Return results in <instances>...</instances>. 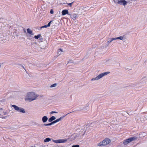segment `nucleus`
<instances>
[{
  "label": "nucleus",
  "mask_w": 147,
  "mask_h": 147,
  "mask_svg": "<svg viewBox=\"0 0 147 147\" xmlns=\"http://www.w3.org/2000/svg\"><path fill=\"white\" fill-rule=\"evenodd\" d=\"M38 96V95L36 94L34 92H29L27 94L25 100L26 101L31 102L36 99Z\"/></svg>",
  "instance_id": "obj_1"
},
{
  "label": "nucleus",
  "mask_w": 147,
  "mask_h": 147,
  "mask_svg": "<svg viewBox=\"0 0 147 147\" xmlns=\"http://www.w3.org/2000/svg\"><path fill=\"white\" fill-rule=\"evenodd\" d=\"M109 73V72L108 71L101 73L99 75L97 76L96 77L94 78H92L91 79V80L92 81H93L98 80L102 78L105 76L107 75Z\"/></svg>",
  "instance_id": "obj_2"
},
{
  "label": "nucleus",
  "mask_w": 147,
  "mask_h": 147,
  "mask_svg": "<svg viewBox=\"0 0 147 147\" xmlns=\"http://www.w3.org/2000/svg\"><path fill=\"white\" fill-rule=\"evenodd\" d=\"M111 142L110 140L108 138H106L103 140L101 142L97 144V145L98 146H105L109 144Z\"/></svg>",
  "instance_id": "obj_3"
},
{
  "label": "nucleus",
  "mask_w": 147,
  "mask_h": 147,
  "mask_svg": "<svg viewBox=\"0 0 147 147\" xmlns=\"http://www.w3.org/2000/svg\"><path fill=\"white\" fill-rule=\"evenodd\" d=\"M12 107H13L14 109L18 112L22 113H25L26 112L24 109L22 107H19L15 105H12Z\"/></svg>",
  "instance_id": "obj_4"
},
{
  "label": "nucleus",
  "mask_w": 147,
  "mask_h": 147,
  "mask_svg": "<svg viewBox=\"0 0 147 147\" xmlns=\"http://www.w3.org/2000/svg\"><path fill=\"white\" fill-rule=\"evenodd\" d=\"M137 139V137H131L127 139H126L123 141V144L124 145H127L129 143L134 141Z\"/></svg>",
  "instance_id": "obj_5"
},
{
  "label": "nucleus",
  "mask_w": 147,
  "mask_h": 147,
  "mask_svg": "<svg viewBox=\"0 0 147 147\" xmlns=\"http://www.w3.org/2000/svg\"><path fill=\"white\" fill-rule=\"evenodd\" d=\"M52 141L55 143L58 144L65 143L67 141V140L59 139L56 140H53Z\"/></svg>",
  "instance_id": "obj_6"
},
{
  "label": "nucleus",
  "mask_w": 147,
  "mask_h": 147,
  "mask_svg": "<svg viewBox=\"0 0 147 147\" xmlns=\"http://www.w3.org/2000/svg\"><path fill=\"white\" fill-rule=\"evenodd\" d=\"M117 3L118 4H123L124 5H125L127 3V2L124 0H117Z\"/></svg>",
  "instance_id": "obj_7"
},
{
  "label": "nucleus",
  "mask_w": 147,
  "mask_h": 147,
  "mask_svg": "<svg viewBox=\"0 0 147 147\" xmlns=\"http://www.w3.org/2000/svg\"><path fill=\"white\" fill-rule=\"evenodd\" d=\"M68 15H69L71 18L74 20H76V18L78 17V15L75 13H74L72 15L69 14Z\"/></svg>",
  "instance_id": "obj_8"
},
{
  "label": "nucleus",
  "mask_w": 147,
  "mask_h": 147,
  "mask_svg": "<svg viewBox=\"0 0 147 147\" xmlns=\"http://www.w3.org/2000/svg\"><path fill=\"white\" fill-rule=\"evenodd\" d=\"M76 137H77L76 135L75 134H72V135H71V136L70 138H68L67 140L69 139L71 141H72V140L75 139L76 138Z\"/></svg>",
  "instance_id": "obj_9"
},
{
  "label": "nucleus",
  "mask_w": 147,
  "mask_h": 147,
  "mask_svg": "<svg viewBox=\"0 0 147 147\" xmlns=\"http://www.w3.org/2000/svg\"><path fill=\"white\" fill-rule=\"evenodd\" d=\"M69 13H68V11L67 10L65 9L63 10L62 11V15L64 16L66 14H69Z\"/></svg>",
  "instance_id": "obj_10"
},
{
  "label": "nucleus",
  "mask_w": 147,
  "mask_h": 147,
  "mask_svg": "<svg viewBox=\"0 0 147 147\" xmlns=\"http://www.w3.org/2000/svg\"><path fill=\"white\" fill-rule=\"evenodd\" d=\"M48 119V118L47 116H44L42 118V121L43 123L46 122Z\"/></svg>",
  "instance_id": "obj_11"
},
{
  "label": "nucleus",
  "mask_w": 147,
  "mask_h": 147,
  "mask_svg": "<svg viewBox=\"0 0 147 147\" xmlns=\"http://www.w3.org/2000/svg\"><path fill=\"white\" fill-rule=\"evenodd\" d=\"M56 119V118L54 116H53L51 117L48 120V121L49 122H51L53 120L55 119Z\"/></svg>",
  "instance_id": "obj_12"
},
{
  "label": "nucleus",
  "mask_w": 147,
  "mask_h": 147,
  "mask_svg": "<svg viewBox=\"0 0 147 147\" xmlns=\"http://www.w3.org/2000/svg\"><path fill=\"white\" fill-rule=\"evenodd\" d=\"M115 40V38H109L108 39V41H107V42L109 43H111L113 41Z\"/></svg>",
  "instance_id": "obj_13"
},
{
  "label": "nucleus",
  "mask_w": 147,
  "mask_h": 147,
  "mask_svg": "<svg viewBox=\"0 0 147 147\" xmlns=\"http://www.w3.org/2000/svg\"><path fill=\"white\" fill-rule=\"evenodd\" d=\"M124 37L123 36H120L118 37L115 38V40L117 39H120L121 40H123L124 39Z\"/></svg>",
  "instance_id": "obj_14"
},
{
  "label": "nucleus",
  "mask_w": 147,
  "mask_h": 147,
  "mask_svg": "<svg viewBox=\"0 0 147 147\" xmlns=\"http://www.w3.org/2000/svg\"><path fill=\"white\" fill-rule=\"evenodd\" d=\"M27 32L28 33L30 34L31 35H33V34H32V31L29 28H28L27 29Z\"/></svg>",
  "instance_id": "obj_15"
},
{
  "label": "nucleus",
  "mask_w": 147,
  "mask_h": 147,
  "mask_svg": "<svg viewBox=\"0 0 147 147\" xmlns=\"http://www.w3.org/2000/svg\"><path fill=\"white\" fill-rule=\"evenodd\" d=\"M51 138H45L44 140V141L45 142H49V141H51Z\"/></svg>",
  "instance_id": "obj_16"
},
{
  "label": "nucleus",
  "mask_w": 147,
  "mask_h": 147,
  "mask_svg": "<svg viewBox=\"0 0 147 147\" xmlns=\"http://www.w3.org/2000/svg\"><path fill=\"white\" fill-rule=\"evenodd\" d=\"M41 34H39L37 35L36 36H34V38H35V39H38L40 37H41Z\"/></svg>",
  "instance_id": "obj_17"
},
{
  "label": "nucleus",
  "mask_w": 147,
  "mask_h": 147,
  "mask_svg": "<svg viewBox=\"0 0 147 147\" xmlns=\"http://www.w3.org/2000/svg\"><path fill=\"white\" fill-rule=\"evenodd\" d=\"M65 116H64L63 117H61L59 118L58 119L56 120V121L57 122L60 121L62 119H63Z\"/></svg>",
  "instance_id": "obj_18"
},
{
  "label": "nucleus",
  "mask_w": 147,
  "mask_h": 147,
  "mask_svg": "<svg viewBox=\"0 0 147 147\" xmlns=\"http://www.w3.org/2000/svg\"><path fill=\"white\" fill-rule=\"evenodd\" d=\"M63 52V51L61 49H59V51H58L57 54L59 55H60L61 54V53Z\"/></svg>",
  "instance_id": "obj_19"
},
{
  "label": "nucleus",
  "mask_w": 147,
  "mask_h": 147,
  "mask_svg": "<svg viewBox=\"0 0 147 147\" xmlns=\"http://www.w3.org/2000/svg\"><path fill=\"white\" fill-rule=\"evenodd\" d=\"M53 124L52 122L49 123H48V124L45 123V124H44V125L45 126H50V125H51Z\"/></svg>",
  "instance_id": "obj_20"
},
{
  "label": "nucleus",
  "mask_w": 147,
  "mask_h": 147,
  "mask_svg": "<svg viewBox=\"0 0 147 147\" xmlns=\"http://www.w3.org/2000/svg\"><path fill=\"white\" fill-rule=\"evenodd\" d=\"M57 85V84L55 83V84L51 85L50 86V87L51 88H53V87H55Z\"/></svg>",
  "instance_id": "obj_21"
},
{
  "label": "nucleus",
  "mask_w": 147,
  "mask_h": 147,
  "mask_svg": "<svg viewBox=\"0 0 147 147\" xmlns=\"http://www.w3.org/2000/svg\"><path fill=\"white\" fill-rule=\"evenodd\" d=\"M3 114L4 115H6L7 114V111H3Z\"/></svg>",
  "instance_id": "obj_22"
},
{
  "label": "nucleus",
  "mask_w": 147,
  "mask_h": 147,
  "mask_svg": "<svg viewBox=\"0 0 147 147\" xmlns=\"http://www.w3.org/2000/svg\"><path fill=\"white\" fill-rule=\"evenodd\" d=\"M73 2H72V3H69L68 4V5H69V6H70V7H71L72 5L73 4Z\"/></svg>",
  "instance_id": "obj_23"
},
{
  "label": "nucleus",
  "mask_w": 147,
  "mask_h": 147,
  "mask_svg": "<svg viewBox=\"0 0 147 147\" xmlns=\"http://www.w3.org/2000/svg\"><path fill=\"white\" fill-rule=\"evenodd\" d=\"M48 26L47 25H45V26H42L41 28H47V27H48Z\"/></svg>",
  "instance_id": "obj_24"
},
{
  "label": "nucleus",
  "mask_w": 147,
  "mask_h": 147,
  "mask_svg": "<svg viewBox=\"0 0 147 147\" xmlns=\"http://www.w3.org/2000/svg\"><path fill=\"white\" fill-rule=\"evenodd\" d=\"M58 113V112H57L53 111L51 112L50 113L51 114H53V113Z\"/></svg>",
  "instance_id": "obj_25"
},
{
  "label": "nucleus",
  "mask_w": 147,
  "mask_h": 147,
  "mask_svg": "<svg viewBox=\"0 0 147 147\" xmlns=\"http://www.w3.org/2000/svg\"><path fill=\"white\" fill-rule=\"evenodd\" d=\"M72 147H79V146L78 145H73L72 146Z\"/></svg>",
  "instance_id": "obj_26"
},
{
  "label": "nucleus",
  "mask_w": 147,
  "mask_h": 147,
  "mask_svg": "<svg viewBox=\"0 0 147 147\" xmlns=\"http://www.w3.org/2000/svg\"><path fill=\"white\" fill-rule=\"evenodd\" d=\"M7 116H5V117H1V118L2 119H6L7 118Z\"/></svg>",
  "instance_id": "obj_27"
},
{
  "label": "nucleus",
  "mask_w": 147,
  "mask_h": 147,
  "mask_svg": "<svg viewBox=\"0 0 147 147\" xmlns=\"http://www.w3.org/2000/svg\"><path fill=\"white\" fill-rule=\"evenodd\" d=\"M51 22H52V21H50V22H49L48 23V25H47V26H48V27H49V26H50V24H51Z\"/></svg>",
  "instance_id": "obj_28"
},
{
  "label": "nucleus",
  "mask_w": 147,
  "mask_h": 147,
  "mask_svg": "<svg viewBox=\"0 0 147 147\" xmlns=\"http://www.w3.org/2000/svg\"><path fill=\"white\" fill-rule=\"evenodd\" d=\"M50 13L51 14H53V11L52 9H51L50 11Z\"/></svg>",
  "instance_id": "obj_29"
},
{
  "label": "nucleus",
  "mask_w": 147,
  "mask_h": 147,
  "mask_svg": "<svg viewBox=\"0 0 147 147\" xmlns=\"http://www.w3.org/2000/svg\"><path fill=\"white\" fill-rule=\"evenodd\" d=\"M113 0V1L115 3H117V2L116 1H115V0Z\"/></svg>",
  "instance_id": "obj_30"
},
{
  "label": "nucleus",
  "mask_w": 147,
  "mask_h": 147,
  "mask_svg": "<svg viewBox=\"0 0 147 147\" xmlns=\"http://www.w3.org/2000/svg\"><path fill=\"white\" fill-rule=\"evenodd\" d=\"M52 123L53 124L54 123H57V122H56V121L55 120V121H53L52 122Z\"/></svg>",
  "instance_id": "obj_31"
},
{
  "label": "nucleus",
  "mask_w": 147,
  "mask_h": 147,
  "mask_svg": "<svg viewBox=\"0 0 147 147\" xmlns=\"http://www.w3.org/2000/svg\"><path fill=\"white\" fill-rule=\"evenodd\" d=\"M3 110V109L2 108H0V111H2Z\"/></svg>",
  "instance_id": "obj_32"
},
{
  "label": "nucleus",
  "mask_w": 147,
  "mask_h": 147,
  "mask_svg": "<svg viewBox=\"0 0 147 147\" xmlns=\"http://www.w3.org/2000/svg\"><path fill=\"white\" fill-rule=\"evenodd\" d=\"M1 67V63H0V68Z\"/></svg>",
  "instance_id": "obj_33"
},
{
  "label": "nucleus",
  "mask_w": 147,
  "mask_h": 147,
  "mask_svg": "<svg viewBox=\"0 0 147 147\" xmlns=\"http://www.w3.org/2000/svg\"><path fill=\"white\" fill-rule=\"evenodd\" d=\"M22 67H23V68L24 69V66H22Z\"/></svg>",
  "instance_id": "obj_34"
},
{
  "label": "nucleus",
  "mask_w": 147,
  "mask_h": 147,
  "mask_svg": "<svg viewBox=\"0 0 147 147\" xmlns=\"http://www.w3.org/2000/svg\"><path fill=\"white\" fill-rule=\"evenodd\" d=\"M1 114H0V116H1Z\"/></svg>",
  "instance_id": "obj_35"
}]
</instances>
